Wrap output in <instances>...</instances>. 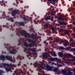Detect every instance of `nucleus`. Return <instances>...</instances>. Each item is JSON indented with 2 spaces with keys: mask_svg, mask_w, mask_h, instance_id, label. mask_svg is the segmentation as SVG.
<instances>
[{
  "mask_svg": "<svg viewBox=\"0 0 75 75\" xmlns=\"http://www.w3.org/2000/svg\"><path fill=\"white\" fill-rule=\"evenodd\" d=\"M73 56L71 54H66L63 58V59L64 60V62L65 64H68L69 62H70V61H74L75 62V57H73V59H66V58H72Z\"/></svg>",
  "mask_w": 75,
  "mask_h": 75,
  "instance_id": "obj_1",
  "label": "nucleus"
},
{
  "mask_svg": "<svg viewBox=\"0 0 75 75\" xmlns=\"http://www.w3.org/2000/svg\"><path fill=\"white\" fill-rule=\"evenodd\" d=\"M14 67V66L12 64H10V65L8 64H4L2 63L0 67V68H5L6 71H10L11 70V67Z\"/></svg>",
  "mask_w": 75,
  "mask_h": 75,
  "instance_id": "obj_2",
  "label": "nucleus"
},
{
  "mask_svg": "<svg viewBox=\"0 0 75 75\" xmlns=\"http://www.w3.org/2000/svg\"><path fill=\"white\" fill-rule=\"evenodd\" d=\"M0 58L1 59H8V60H9L11 62H15V59H14L13 60V59L12 57L10 58L8 56H6L5 57H4V55H1L0 56Z\"/></svg>",
  "mask_w": 75,
  "mask_h": 75,
  "instance_id": "obj_3",
  "label": "nucleus"
},
{
  "mask_svg": "<svg viewBox=\"0 0 75 75\" xmlns=\"http://www.w3.org/2000/svg\"><path fill=\"white\" fill-rule=\"evenodd\" d=\"M17 32H18L19 33H20L21 32V34L22 35H24L25 37H29L30 36V34L26 33L25 31L20 30H17Z\"/></svg>",
  "mask_w": 75,
  "mask_h": 75,
  "instance_id": "obj_4",
  "label": "nucleus"
},
{
  "mask_svg": "<svg viewBox=\"0 0 75 75\" xmlns=\"http://www.w3.org/2000/svg\"><path fill=\"white\" fill-rule=\"evenodd\" d=\"M25 49L26 51H28V52L27 53H29V54H27V57H28V56H30V55H31V53H30V51H32V52H35V51H36V49L34 48H33V49H31L30 48H29L28 49H27L26 48H25Z\"/></svg>",
  "mask_w": 75,
  "mask_h": 75,
  "instance_id": "obj_5",
  "label": "nucleus"
},
{
  "mask_svg": "<svg viewBox=\"0 0 75 75\" xmlns=\"http://www.w3.org/2000/svg\"><path fill=\"white\" fill-rule=\"evenodd\" d=\"M42 68L44 70H47V71H52V68L48 64L46 65V66L42 67Z\"/></svg>",
  "mask_w": 75,
  "mask_h": 75,
  "instance_id": "obj_6",
  "label": "nucleus"
},
{
  "mask_svg": "<svg viewBox=\"0 0 75 75\" xmlns=\"http://www.w3.org/2000/svg\"><path fill=\"white\" fill-rule=\"evenodd\" d=\"M7 50L8 51H10L11 50V54H13V53H14L16 51V49H13L11 47H10L9 48V47H8L7 48Z\"/></svg>",
  "mask_w": 75,
  "mask_h": 75,
  "instance_id": "obj_7",
  "label": "nucleus"
},
{
  "mask_svg": "<svg viewBox=\"0 0 75 75\" xmlns=\"http://www.w3.org/2000/svg\"><path fill=\"white\" fill-rule=\"evenodd\" d=\"M33 44H34L32 43V44H28V45L27 42H25L23 43L24 45L26 47H32V45H33Z\"/></svg>",
  "mask_w": 75,
  "mask_h": 75,
  "instance_id": "obj_8",
  "label": "nucleus"
},
{
  "mask_svg": "<svg viewBox=\"0 0 75 75\" xmlns=\"http://www.w3.org/2000/svg\"><path fill=\"white\" fill-rule=\"evenodd\" d=\"M62 72L63 74H65L66 75H72V72L70 71H69L68 73H66V72L63 70H62Z\"/></svg>",
  "mask_w": 75,
  "mask_h": 75,
  "instance_id": "obj_9",
  "label": "nucleus"
},
{
  "mask_svg": "<svg viewBox=\"0 0 75 75\" xmlns=\"http://www.w3.org/2000/svg\"><path fill=\"white\" fill-rule=\"evenodd\" d=\"M42 57L44 58L43 59H47L48 58V54L47 53H45V54H43L42 55Z\"/></svg>",
  "mask_w": 75,
  "mask_h": 75,
  "instance_id": "obj_10",
  "label": "nucleus"
},
{
  "mask_svg": "<svg viewBox=\"0 0 75 75\" xmlns=\"http://www.w3.org/2000/svg\"><path fill=\"white\" fill-rule=\"evenodd\" d=\"M27 40L28 42H32V43H33V44H35V41L32 40L30 39H28Z\"/></svg>",
  "mask_w": 75,
  "mask_h": 75,
  "instance_id": "obj_11",
  "label": "nucleus"
},
{
  "mask_svg": "<svg viewBox=\"0 0 75 75\" xmlns=\"http://www.w3.org/2000/svg\"><path fill=\"white\" fill-rule=\"evenodd\" d=\"M18 13V12L17 11V10H14L13 12V13L12 14V16H14L16 15V13Z\"/></svg>",
  "mask_w": 75,
  "mask_h": 75,
  "instance_id": "obj_12",
  "label": "nucleus"
},
{
  "mask_svg": "<svg viewBox=\"0 0 75 75\" xmlns=\"http://www.w3.org/2000/svg\"><path fill=\"white\" fill-rule=\"evenodd\" d=\"M47 1H49V3L52 4L55 3L56 1H57V0H47Z\"/></svg>",
  "mask_w": 75,
  "mask_h": 75,
  "instance_id": "obj_13",
  "label": "nucleus"
},
{
  "mask_svg": "<svg viewBox=\"0 0 75 75\" xmlns=\"http://www.w3.org/2000/svg\"><path fill=\"white\" fill-rule=\"evenodd\" d=\"M17 24L20 25V26H22V25H24V23L23 22H18L17 23L16 25H17Z\"/></svg>",
  "mask_w": 75,
  "mask_h": 75,
  "instance_id": "obj_14",
  "label": "nucleus"
},
{
  "mask_svg": "<svg viewBox=\"0 0 75 75\" xmlns=\"http://www.w3.org/2000/svg\"><path fill=\"white\" fill-rule=\"evenodd\" d=\"M35 67H40V68H42V65L40 64H38L37 63H36V64L35 65Z\"/></svg>",
  "mask_w": 75,
  "mask_h": 75,
  "instance_id": "obj_15",
  "label": "nucleus"
},
{
  "mask_svg": "<svg viewBox=\"0 0 75 75\" xmlns=\"http://www.w3.org/2000/svg\"><path fill=\"white\" fill-rule=\"evenodd\" d=\"M57 40L58 41V42H57V43H59L60 44H62V43H63V42L62 41V40H61V39H57Z\"/></svg>",
  "mask_w": 75,
  "mask_h": 75,
  "instance_id": "obj_16",
  "label": "nucleus"
},
{
  "mask_svg": "<svg viewBox=\"0 0 75 75\" xmlns=\"http://www.w3.org/2000/svg\"><path fill=\"white\" fill-rule=\"evenodd\" d=\"M51 54L54 57H57V54H55V52H52L51 53Z\"/></svg>",
  "mask_w": 75,
  "mask_h": 75,
  "instance_id": "obj_17",
  "label": "nucleus"
},
{
  "mask_svg": "<svg viewBox=\"0 0 75 75\" xmlns=\"http://www.w3.org/2000/svg\"><path fill=\"white\" fill-rule=\"evenodd\" d=\"M58 19L59 20H60V21H64V19L61 17H59L58 18Z\"/></svg>",
  "mask_w": 75,
  "mask_h": 75,
  "instance_id": "obj_18",
  "label": "nucleus"
},
{
  "mask_svg": "<svg viewBox=\"0 0 75 75\" xmlns=\"http://www.w3.org/2000/svg\"><path fill=\"white\" fill-rule=\"evenodd\" d=\"M68 44H69V42H68V41H67L66 42L64 43L63 45L64 47H67V45Z\"/></svg>",
  "mask_w": 75,
  "mask_h": 75,
  "instance_id": "obj_19",
  "label": "nucleus"
},
{
  "mask_svg": "<svg viewBox=\"0 0 75 75\" xmlns=\"http://www.w3.org/2000/svg\"><path fill=\"white\" fill-rule=\"evenodd\" d=\"M53 71L55 72H58V68H54L53 69Z\"/></svg>",
  "mask_w": 75,
  "mask_h": 75,
  "instance_id": "obj_20",
  "label": "nucleus"
},
{
  "mask_svg": "<svg viewBox=\"0 0 75 75\" xmlns=\"http://www.w3.org/2000/svg\"><path fill=\"white\" fill-rule=\"evenodd\" d=\"M58 54H59V57H60L62 58L63 55V54H62V53L61 52H59Z\"/></svg>",
  "mask_w": 75,
  "mask_h": 75,
  "instance_id": "obj_21",
  "label": "nucleus"
},
{
  "mask_svg": "<svg viewBox=\"0 0 75 75\" xmlns=\"http://www.w3.org/2000/svg\"><path fill=\"white\" fill-rule=\"evenodd\" d=\"M64 34H68V36H69V33H68V30H66Z\"/></svg>",
  "mask_w": 75,
  "mask_h": 75,
  "instance_id": "obj_22",
  "label": "nucleus"
},
{
  "mask_svg": "<svg viewBox=\"0 0 75 75\" xmlns=\"http://www.w3.org/2000/svg\"><path fill=\"white\" fill-rule=\"evenodd\" d=\"M48 23H46L45 25V26L46 28H48Z\"/></svg>",
  "mask_w": 75,
  "mask_h": 75,
  "instance_id": "obj_23",
  "label": "nucleus"
},
{
  "mask_svg": "<svg viewBox=\"0 0 75 75\" xmlns=\"http://www.w3.org/2000/svg\"><path fill=\"white\" fill-rule=\"evenodd\" d=\"M31 37H32V38H33V39H34V40H36V37H35V38H34V35H31Z\"/></svg>",
  "mask_w": 75,
  "mask_h": 75,
  "instance_id": "obj_24",
  "label": "nucleus"
},
{
  "mask_svg": "<svg viewBox=\"0 0 75 75\" xmlns=\"http://www.w3.org/2000/svg\"><path fill=\"white\" fill-rule=\"evenodd\" d=\"M2 73H4V72L2 70H0V75H1V74Z\"/></svg>",
  "mask_w": 75,
  "mask_h": 75,
  "instance_id": "obj_25",
  "label": "nucleus"
},
{
  "mask_svg": "<svg viewBox=\"0 0 75 75\" xmlns=\"http://www.w3.org/2000/svg\"><path fill=\"white\" fill-rule=\"evenodd\" d=\"M50 60L51 61H54V58H51L50 59Z\"/></svg>",
  "mask_w": 75,
  "mask_h": 75,
  "instance_id": "obj_26",
  "label": "nucleus"
},
{
  "mask_svg": "<svg viewBox=\"0 0 75 75\" xmlns=\"http://www.w3.org/2000/svg\"><path fill=\"white\" fill-rule=\"evenodd\" d=\"M11 20V22H14V21L13 19V18H9Z\"/></svg>",
  "mask_w": 75,
  "mask_h": 75,
  "instance_id": "obj_27",
  "label": "nucleus"
},
{
  "mask_svg": "<svg viewBox=\"0 0 75 75\" xmlns=\"http://www.w3.org/2000/svg\"><path fill=\"white\" fill-rule=\"evenodd\" d=\"M46 20H50V17L49 16L47 17L46 18Z\"/></svg>",
  "mask_w": 75,
  "mask_h": 75,
  "instance_id": "obj_28",
  "label": "nucleus"
},
{
  "mask_svg": "<svg viewBox=\"0 0 75 75\" xmlns=\"http://www.w3.org/2000/svg\"><path fill=\"white\" fill-rule=\"evenodd\" d=\"M58 23H59V24H60V25H62V22L61 21H59Z\"/></svg>",
  "mask_w": 75,
  "mask_h": 75,
  "instance_id": "obj_29",
  "label": "nucleus"
},
{
  "mask_svg": "<svg viewBox=\"0 0 75 75\" xmlns=\"http://www.w3.org/2000/svg\"><path fill=\"white\" fill-rule=\"evenodd\" d=\"M55 28H52V31H55Z\"/></svg>",
  "mask_w": 75,
  "mask_h": 75,
  "instance_id": "obj_30",
  "label": "nucleus"
},
{
  "mask_svg": "<svg viewBox=\"0 0 75 75\" xmlns=\"http://www.w3.org/2000/svg\"><path fill=\"white\" fill-rule=\"evenodd\" d=\"M57 66H58L59 67H62V64H57Z\"/></svg>",
  "mask_w": 75,
  "mask_h": 75,
  "instance_id": "obj_31",
  "label": "nucleus"
},
{
  "mask_svg": "<svg viewBox=\"0 0 75 75\" xmlns=\"http://www.w3.org/2000/svg\"><path fill=\"white\" fill-rule=\"evenodd\" d=\"M23 20L24 21H26V20H27V19L25 18H23Z\"/></svg>",
  "mask_w": 75,
  "mask_h": 75,
  "instance_id": "obj_32",
  "label": "nucleus"
},
{
  "mask_svg": "<svg viewBox=\"0 0 75 75\" xmlns=\"http://www.w3.org/2000/svg\"><path fill=\"white\" fill-rule=\"evenodd\" d=\"M60 49H61V50H62V49H64V47H60Z\"/></svg>",
  "mask_w": 75,
  "mask_h": 75,
  "instance_id": "obj_33",
  "label": "nucleus"
},
{
  "mask_svg": "<svg viewBox=\"0 0 75 75\" xmlns=\"http://www.w3.org/2000/svg\"><path fill=\"white\" fill-rule=\"evenodd\" d=\"M54 13L53 12H52L51 13V15H52V16H54Z\"/></svg>",
  "mask_w": 75,
  "mask_h": 75,
  "instance_id": "obj_34",
  "label": "nucleus"
},
{
  "mask_svg": "<svg viewBox=\"0 0 75 75\" xmlns=\"http://www.w3.org/2000/svg\"><path fill=\"white\" fill-rule=\"evenodd\" d=\"M16 75H19V73L18 72V71H17L16 73Z\"/></svg>",
  "mask_w": 75,
  "mask_h": 75,
  "instance_id": "obj_35",
  "label": "nucleus"
},
{
  "mask_svg": "<svg viewBox=\"0 0 75 75\" xmlns=\"http://www.w3.org/2000/svg\"><path fill=\"white\" fill-rule=\"evenodd\" d=\"M17 58H18L19 59H21V56H20V57H19V56H18L17 57Z\"/></svg>",
  "mask_w": 75,
  "mask_h": 75,
  "instance_id": "obj_36",
  "label": "nucleus"
},
{
  "mask_svg": "<svg viewBox=\"0 0 75 75\" xmlns=\"http://www.w3.org/2000/svg\"><path fill=\"white\" fill-rule=\"evenodd\" d=\"M54 65H55V66H57V65H58V64L56 63H54Z\"/></svg>",
  "mask_w": 75,
  "mask_h": 75,
  "instance_id": "obj_37",
  "label": "nucleus"
},
{
  "mask_svg": "<svg viewBox=\"0 0 75 75\" xmlns=\"http://www.w3.org/2000/svg\"><path fill=\"white\" fill-rule=\"evenodd\" d=\"M37 53H34V55H37Z\"/></svg>",
  "mask_w": 75,
  "mask_h": 75,
  "instance_id": "obj_38",
  "label": "nucleus"
},
{
  "mask_svg": "<svg viewBox=\"0 0 75 75\" xmlns=\"http://www.w3.org/2000/svg\"><path fill=\"white\" fill-rule=\"evenodd\" d=\"M52 65H54V64H55V63H51Z\"/></svg>",
  "mask_w": 75,
  "mask_h": 75,
  "instance_id": "obj_39",
  "label": "nucleus"
},
{
  "mask_svg": "<svg viewBox=\"0 0 75 75\" xmlns=\"http://www.w3.org/2000/svg\"><path fill=\"white\" fill-rule=\"evenodd\" d=\"M73 51H75V48H74L73 49Z\"/></svg>",
  "mask_w": 75,
  "mask_h": 75,
  "instance_id": "obj_40",
  "label": "nucleus"
},
{
  "mask_svg": "<svg viewBox=\"0 0 75 75\" xmlns=\"http://www.w3.org/2000/svg\"><path fill=\"white\" fill-rule=\"evenodd\" d=\"M70 41H73V39H71L70 40Z\"/></svg>",
  "mask_w": 75,
  "mask_h": 75,
  "instance_id": "obj_41",
  "label": "nucleus"
},
{
  "mask_svg": "<svg viewBox=\"0 0 75 75\" xmlns=\"http://www.w3.org/2000/svg\"><path fill=\"white\" fill-rule=\"evenodd\" d=\"M42 64L43 65H45V63H44Z\"/></svg>",
  "mask_w": 75,
  "mask_h": 75,
  "instance_id": "obj_42",
  "label": "nucleus"
},
{
  "mask_svg": "<svg viewBox=\"0 0 75 75\" xmlns=\"http://www.w3.org/2000/svg\"><path fill=\"white\" fill-rule=\"evenodd\" d=\"M50 20H53V18H51Z\"/></svg>",
  "mask_w": 75,
  "mask_h": 75,
  "instance_id": "obj_43",
  "label": "nucleus"
},
{
  "mask_svg": "<svg viewBox=\"0 0 75 75\" xmlns=\"http://www.w3.org/2000/svg\"><path fill=\"white\" fill-rule=\"evenodd\" d=\"M21 3H23V1H21Z\"/></svg>",
  "mask_w": 75,
  "mask_h": 75,
  "instance_id": "obj_44",
  "label": "nucleus"
},
{
  "mask_svg": "<svg viewBox=\"0 0 75 75\" xmlns=\"http://www.w3.org/2000/svg\"><path fill=\"white\" fill-rule=\"evenodd\" d=\"M30 19L31 20L32 19V18H31V17H30Z\"/></svg>",
  "mask_w": 75,
  "mask_h": 75,
  "instance_id": "obj_45",
  "label": "nucleus"
},
{
  "mask_svg": "<svg viewBox=\"0 0 75 75\" xmlns=\"http://www.w3.org/2000/svg\"><path fill=\"white\" fill-rule=\"evenodd\" d=\"M74 42H73L72 43V45H74Z\"/></svg>",
  "mask_w": 75,
  "mask_h": 75,
  "instance_id": "obj_46",
  "label": "nucleus"
},
{
  "mask_svg": "<svg viewBox=\"0 0 75 75\" xmlns=\"http://www.w3.org/2000/svg\"><path fill=\"white\" fill-rule=\"evenodd\" d=\"M20 64H18V66H20Z\"/></svg>",
  "mask_w": 75,
  "mask_h": 75,
  "instance_id": "obj_47",
  "label": "nucleus"
},
{
  "mask_svg": "<svg viewBox=\"0 0 75 75\" xmlns=\"http://www.w3.org/2000/svg\"><path fill=\"white\" fill-rule=\"evenodd\" d=\"M67 23H65V24H64L65 25H67Z\"/></svg>",
  "mask_w": 75,
  "mask_h": 75,
  "instance_id": "obj_48",
  "label": "nucleus"
},
{
  "mask_svg": "<svg viewBox=\"0 0 75 75\" xmlns=\"http://www.w3.org/2000/svg\"><path fill=\"white\" fill-rule=\"evenodd\" d=\"M22 58L23 59H24V57H22Z\"/></svg>",
  "mask_w": 75,
  "mask_h": 75,
  "instance_id": "obj_49",
  "label": "nucleus"
},
{
  "mask_svg": "<svg viewBox=\"0 0 75 75\" xmlns=\"http://www.w3.org/2000/svg\"><path fill=\"white\" fill-rule=\"evenodd\" d=\"M16 3H17V4H18V2H16Z\"/></svg>",
  "mask_w": 75,
  "mask_h": 75,
  "instance_id": "obj_50",
  "label": "nucleus"
},
{
  "mask_svg": "<svg viewBox=\"0 0 75 75\" xmlns=\"http://www.w3.org/2000/svg\"><path fill=\"white\" fill-rule=\"evenodd\" d=\"M73 65H75V62L73 63Z\"/></svg>",
  "mask_w": 75,
  "mask_h": 75,
  "instance_id": "obj_51",
  "label": "nucleus"
},
{
  "mask_svg": "<svg viewBox=\"0 0 75 75\" xmlns=\"http://www.w3.org/2000/svg\"><path fill=\"white\" fill-rule=\"evenodd\" d=\"M65 20H67V18H65Z\"/></svg>",
  "mask_w": 75,
  "mask_h": 75,
  "instance_id": "obj_52",
  "label": "nucleus"
},
{
  "mask_svg": "<svg viewBox=\"0 0 75 75\" xmlns=\"http://www.w3.org/2000/svg\"><path fill=\"white\" fill-rule=\"evenodd\" d=\"M3 4L4 5H4H5V4H4V3Z\"/></svg>",
  "mask_w": 75,
  "mask_h": 75,
  "instance_id": "obj_53",
  "label": "nucleus"
},
{
  "mask_svg": "<svg viewBox=\"0 0 75 75\" xmlns=\"http://www.w3.org/2000/svg\"><path fill=\"white\" fill-rule=\"evenodd\" d=\"M17 35H19V34H18L17 33Z\"/></svg>",
  "mask_w": 75,
  "mask_h": 75,
  "instance_id": "obj_54",
  "label": "nucleus"
},
{
  "mask_svg": "<svg viewBox=\"0 0 75 75\" xmlns=\"http://www.w3.org/2000/svg\"><path fill=\"white\" fill-rule=\"evenodd\" d=\"M49 33H51V31H50V30H49Z\"/></svg>",
  "mask_w": 75,
  "mask_h": 75,
  "instance_id": "obj_55",
  "label": "nucleus"
},
{
  "mask_svg": "<svg viewBox=\"0 0 75 75\" xmlns=\"http://www.w3.org/2000/svg\"><path fill=\"white\" fill-rule=\"evenodd\" d=\"M37 57V56H35V57Z\"/></svg>",
  "mask_w": 75,
  "mask_h": 75,
  "instance_id": "obj_56",
  "label": "nucleus"
},
{
  "mask_svg": "<svg viewBox=\"0 0 75 75\" xmlns=\"http://www.w3.org/2000/svg\"><path fill=\"white\" fill-rule=\"evenodd\" d=\"M74 29L75 30V27L74 28Z\"/></svg>",
  "mask_w": 75,
  "mask_h": 75,
  "instance_id": "obj_57",
  "label": "nucleus"
},
{
  "mask_svg": "<svg viewBox=\"0 0 75 75\" xmlns=\"http://www.w3.org/2000/svg\"><path fill=\"white\" fill-rule=\"evenodd\" d=\"M33 56L34 57V54H33Z\"/></svg>",
  "mask_w": 75,
  "mask_h": 75,
  "instance_id": "obj_58",
  "label": "nucleus"
},
{
  "mask_svg": "<svg viewBox=\"0 0 75 75\" xmlns=\"http://www.w3.org/2000/svg\"><path fill=\"white\" fill-rule=\"evenodd\" d=\"M74 71L75 72V69L74 70Z\"/></svg>",
  "mask_w": 75,
  "mask_h": 75,
  "instance_id": "obj_59",
  "label": "nucleus"
},
{
  "mask_svg": "<svg viewBox=\"0 0 75 75\" xmlns=\"http://www.w3.org/2000/svg\"><path fill=\"white\" fill-rule=\"evenodd\" d=\"M38 21H39V20H38Z\"/></svg>",
  "mask_w": 75,
  "mask_h": 75,
  "instance_id": "obj_60",
  "label": "nucleus"
},
{
  "mask_svg": "<svg viewBox=\"0 0 75 75\" xmlns=\"http://www.w3.org/2000/svg\"><path fill=\"white\" fill-rule=\"evenodd\" d=\"M24 51V52H25V51Z\"/></svg>",
  "mask_w": 75,
  "mask_h": 75,
  "instance_id": "obj_61",
  "label": "nucleus"
},
{
  "mask_svg": "<svg viewBox=\"0 0 75 75\" xmlns=\"http://www.w3.org/2000/svg\"><path fill=\"white\" fill-rule=\"evenodd\" d=\"M21 44V43H20V45Z\"/></svg>",
  "mask_w": 75,
  "mask_h": 75,
  "instance_id": "obj_62",
  "label": "nucleus"
},
{
  "mask_svg": "<svg viewBox=\"0 0 75 75\" xmlns=\"http://www.w3.org/2000/svg\"><path fill=\"white\" fill-rule=\"evenodd\" d=\"M20 60H21V59Z\"/></svg>",
  "mask_w": 75,
  "mask_h": 75,
  "instance_id": "obj_63",
  "label": "nucleus"
},
{
  "mask_svg": "<svg viewBox=\"0 0 75 75\" xmlns=\"http://www.w3.org/2000/svg\"><path fill=\"white\" fill-rule=\"evenodd\" d=\"M18 45H19L18 44Z\"/></svg>",
  "mask_w": 75,
  "mask_h": 75,
  "instance_id": "obj_64",
  "label": "nucleus"
}]
</instances>
